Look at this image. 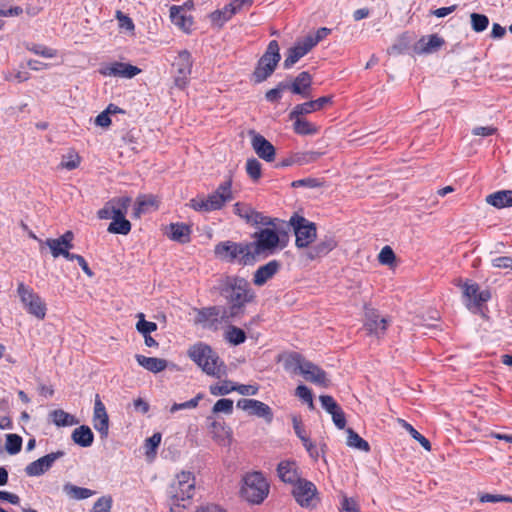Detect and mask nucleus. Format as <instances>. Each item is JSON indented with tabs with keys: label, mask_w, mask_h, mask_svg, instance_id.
<instances>
[{
	"label": "nucleus",
	"mask_w": 512,
	"mask_h": 512,
	"mask_svg": "<svg viewBox=\"0 0 512 512\" xmlns=\"http://www.w3.org/2000/svg\"><path fill=\"white\" fill-rule=\"evenodd\" d=\"M219 292L226 300L222 320L229 323L244 314L246 304L252 302L255 294L249 282L239 276H225L219 285Z\"/></svg>",
	"instance_id": "f257e3e1"
},
{
	"label": "nucleus",
	"mask_w": 512,
	"mask_h": 512,
	"mask_svg": "<svg viewBox=\"0 0 512 512\" xmlns=\"http://www.w3.org/2000/svg\"><path fill=\"white\" fill-rule=\"evenodd\" d=\"M188 356L207 375L218 379L226 375L227 368L225 363L208 344L199 342L192 345L188 350Z\"/></svg>",
	"instance_id": "f03ea898"
},
{
	"label": "nucleus",
	"mask_w": 512,
	"mask_h": 512,
	"mask_svg": "<svg viewBox=\"0 0 512 512\" xmlns=\"http://www.w3.org/2000/svg\"><path fill=\"white\" fill-rule=\"evenodd\" d=\"M195 477L191 472L182 471L170 483L167 494L170 499V511L182 512L195 494Z\"/></svg>",
	"instance_id": "7ed1b4c3"
},
{
	"label": "nucleus",
	"mask_w": 512,
	"mask_h": 512,
	"mask_svg": "<svg viewBox=\"0 0 512 512\" xmlns=\"http://www.w3.org/2000/svg\"><path fill=\"white\" fill-rule=\"evenodd\" d=\"M214 253L217 258L227 263L237 262L248 266L256 262L249 242L222 241L215 245Z\"/></svg>",
	"instance_id": "20e7f679"
},
{
	"label": "nucleus",
	"mask_w": 512,
	"mask_h": 512,
	"mask_svg": "<svg viewBox=\"0 0 512 512\" xmlns=\"http://www.w3.org/2000/svg\"><path fill=\"white\" fill-rule=\"evenodd\" d=\"M281 60L280 47L276 40L269 42L266 51L257 61L256 67L251 75V81L260 84L266 81L276 70Z\"/></svg>",
	"instance_id": "39448f33"
},
{
	"label": "nucleus",
	"mask_w": 512,
	"mask_h": 512,
	"mask_svg": "<svg viewBox=\"0 0 512 512\" xmlns=\"http://www.w3.org/2000/svg\"><path fill=\"white\" fill-rule=\"evenodd\" d=\"M269 484L261 472H251L244 476L241 496L252 504H260L269 493Z\"/></svg>",
	"instance_id": "423d86ee"
},
{
	"label": "nucleus",
	"mask_w": 512,
	"mask_h": 512,
	"mask_svg": "<svg viewBox=\"0 0 512 512\" xmlns=\"http://www.w3.org/2000/svg\"><path fill=\"white\" fill-rule=\"evenodd\" d=\"M254 241L249 242L253 256L257 260L259 256L267 257L280 248L279 236L272 228H264L252 235Z\"/></svg>",
	"instance_id": "0eeeda50"
},
{
	"label": "nucleus",
	"mask_w": 512,
	"mask_h": 512,
	"mask_svg": "<svg viewBox=\"0 0 512 512\" xmlns=\"http://www.w3.org/2000/svg\"><path fill=\"white\" fill-rule=\"evenodd\" d=\"M17 294L25 310L39 320L46 316L47 306L44 300L31 287L19 282Z\"/></svg>",
	"instance_id": "6e6552de"
},
{
	"label": "nucleus",
	"mask_w": 512,
	"mask_h": 512,
	"mask_svg": "<svg viewBox=\"0 0 512 512\" xmlns=\"http://www.w3.org/2000/svg\"><path fill=\"white\" fill-rule=\"evenodd\" d=\"M292 230L295 234V245L297 248H309V245L316 240V224L299 214L291 216Z\"/></svg>",
	"instance_id": "1a4fd4ad"
},
{
	"label": "nucleus",
	"mask_w": 512,
	"mask_h": 512,
	"mask_svg": "<svg viewBox=\"0 0 512 512\" xmlns=\"http://www.w3.org/2000/svg\"><path fill=\"white\" fill-rule=\"evenodd\" d=\"M463 298L467 308L474 314L484 316L483 306L491 298L489 290H480L477 283L466 281L463 286Z\"/></svg>",
	"instance_id": "9d476101"
},
{
	"label": "nucleus",
	"mask_w": 512,
	"mask_h": 512,
	"mask_svg": "<svg viewBox=\"0 0 512 512\" xmlns=\"http://www.w3.org/2000/svg\"><path fill=\"white\" fill-rule=\"evenodd\" d=\"M193 311L196 313V317L193 320L194 324L200 325L204 329L217 331L219 325L224 323V320H222L224 307L222 306L194 308Z\"/></svg>",
	"instance_id": "9b49d317"
},
{
	"label": "nucleus",
	"mask_w": 512,
	"mask_h": 512,
	"mask_svg": "<svg viewBox=\"0 0 512 512\" xmlns=\"http://www.w3.org/2000/svg\"><path fill=\"white\" fill-rule=\"evenodd\" d=\"M192 65L193 60L191 53L187 50L180 51L173 63V67L176 69L174 84L179 89H184L187 86L192 71Z\"/></svg>",
	"instance_id": "f8f14e48"
},
{
	"label": "nucleus",
	"mask_w": 512,
	"mask_h": 512,
	"mask_svg": "<svg viewBox=\"0 0 512 512\" xmlns=\"http://www.w3.org/2000/svg\"><path fill=\"white\" fill-rule=\"evenodd\" d=\"M292 495L296 502L302 507H314L317 500L316 486L306 479L300 480L293 486Z\"/></svg>",
	"instance_id": "ddd939ff"
},
{
	"label": "nucleus",
	"mask_w": 512,
	"mask_h": 512,
	"mask_svg": "<svg viewBox=\"0 0 512 512\" xmlns=\"http://www.w3.org/2000/svg\"><path fill=\"white\" fill-rule=\"evenodd\" d=\"M234 199L232 192V178L229 177L219 184L217 189L207 196V202L211 211L222 209L226 203Z\"/></svg>",
	"instance_id": "4468645a"
},
{
	"label": "nucleus",
	"mask_w": 512,
	"mask_h": 512,
	"mask_svg": "<svg viewBox=\"0 0 512 512\" xmlns=\"http://www.w3.org/2000/svg\"><path fill=\"white\" fill-rule=\"evenodd\" d=\"M64 455L65 452L62 450L46 454L28 464L25 467V473L27 474V476L30 477L41 476L47 471H49L53 464L55 463V461L62 458Z\"/></svg>",
	"instance_id": "2eb2a0df"
},
{
	"label": "nucleus",
	"mask_w": 512,
	"mask_h": 512,
	"mask_svg": "<svg viewBox=\"0 0 512 512\" xmlns=\"http://www.w3.org/2000/svg\"><path fill=\"white\" fill-rule=\"evenodd\" d=\"M237 407L246 411L249 415L263 418L266 423L273 421L272 409L265 403L256 399L242 398L237 401Z\"/></svg>",
	"instance_id": "dca6fc26"
},
{
	"label": "nucleus",
	"mask_w": 512,
	"mask_h": 512,
	"mask_svg": "<svg viewBox=\"0 0 512 512\" xmlns=\"http://www.w3.org/2000/svg\"><path fill=\"white\" fill-rule=\"evenodd\" d=\"M141 72L137 66L123 62H113L103 64L99 68V73L103 76L121 77L131 79Z\"/></svg>",
	"instance_id": "f3484780"
},
{
	"label": "nucleus",
	"mask_w": 512,
	"mask_h": 512,
	"mask_svg": "<svg viewBox=\"0 0 512 512\" xmlns=\"http://www.w3.org/2000/svg\"><path fill=\"white\" fill-rule=\"evenodd\" d=\"M251 145L257 156L266 162H273L276 156L275 147L263 135L250 131Z\"/></svg>",
	"instance_id": "a211bd4d"
},
{
	"label": "nucleus",
	"mask_w": 512,
	"mask_h": 512,
	"mask_svg": "<svg viewBox=\"0 0 512 512\" xmlns=\"http://www.w3.org/2000/svg\"><path fill=\"white\" fill-rule=\"evenodd\" d=\"M314 48L311 40L307 37L298 40L295 45L287 50L286 58L283 61L284 69H291L302 57L307 55Z\"/></svg>",
	"instance_id": "6ab92c4d"
},
{
	"label": "nucleus",
	"mask_w": 512,
	"mask_h": 512,
	"mask_svg": "<svg viewBox=\"0 0 512 512\" xmlns=\"http://www.w3.org/2000/svg\"><path fill=\"white\" fill-rule=\"evenodd\" d=\"M93 427L100 434L101 439H106L109 434V417L99 395L95 397L93 412Z\"/></svg>",
	"instance_id": "aec40b11"
},
{
	"label": "nucleus",
	"mask_w": 512,
	"mask_h": 512,
	"mask_svg": "<svg viewBox=\"0 0 512 512\" xmlns=\"http://www.w3.org/2000/svg\"><path fill=\"white\" fill-rule=\"evenodd\" d=\"M322 154V152L318 151L295 152L278 162L276 168H285L292 165L303 166L313 163L316 162Z\"/></svg>",
	"instance_id": "412c9836"
},
{
	"label": "nucleus",
	"mask_w": 512,
	"mask_h": 512,
	"mask_svg": "<svg viewBox=\"0 0 512 512\" xmlns=\"http://www.w3.org/2000/svg\"><path fill=\"white\" fill-rule=\"evenodd\" d=\"M332 96H322L316 100H311L302 104L296 105L293 110L289 114V118L293 119V117L303 116L306 114H310L314 111H318L323 109L326 105L332 103Z\"/></svg>",
	"instance_id": "4be33fe9"
},
{
	"label": "nucleus",
	"mask_w": 512,
	"mask_h": 512,
	"mask_svg": "<svg viewBox=\"0 0 512 512\" xmlns=\"http://www.w3.org/2000/svg\"><path fill=\"white\" fill-rule=\"evenodd\" d=\"M337 246L335 238L331 235H326L321 238L315 245L310 246L305 255L309 260H314L326 256Z\"/></svg>",
	"instance_id": "5701e85b"
},
{
	"label": "nucleus",
	"mask_w": 512,
	"mask_h": 512,
	"mask_svg": "<svg viewBox=\"0 0 512 512\" xmlns=\"http://www.w3.org/2000/svg\"><path fill=\"white\" fill-rule=\"evenodd\" d=\"M305 380L312 382L314 384L327 387L328 386V379L326 372L320 368L318 365L306 361L304 364V367L300 373Z\"/></svg>",
	"instance_id": "b1692460"
},
{
	"label": "nucleus",
	"mask_w": 512,
	"mask_h": 512,
	"mask_svg": "<svg viewBox=\"0 0 512 512\" xmlns=\"http://www.w3.org/2000/svg\"><path fill=\"white\" fill-rule=\"evenodd\" d=\"M277 475L281 481L293 486L302 480L296 462L290 460H283L277 465Z\"/></svg>",
	"instance_id": "393cba45"
},
{
	"label": "nucleus",
	"mask_w": 512,
	"mask_h": 512,
	"mask_svg": "<svg viewBox=\"0 0 512 512\" xmlns=\"http://www.w3.org/2000/svg\"><path fill=\"white\" fill-rule=\"evenodd\" d=\"M281 263L278 260H271L260 266L253 275V283L256 286H263L268 280L279 271Z\"/></svg>",
	"instance_id": "a878e982"
},
{
	"label": "nucleus",
	"mask_w": 512,
	"mask_h": 512,
	"mask_svg": "<svg viewBox=\"0 0 512 512\" xmlns=\"http://www.w3.org/2000/svg\"><path fill=\"white\" fill-rule=\"evenodd\" d=\"M311 86V74L308 71H302L291 81V92L303 98H309Z\"/></svg>",
	"instance_id": "bb28decb"
},
{
	"label": "nucleus",
	"mask_w": 512,
	"mask_h": 512,
	"mask_svg": "<svg viewBox=\"0 0 512 512\" xmlns=\"http://www.w3.org/2000/svg\"><path fill=\"white\" fill-rule=\"evenodd\" d=\"M206 422L212 438L219 444L225 445L230 436V428L226 426L224 421H218L212 416H208Z\"/></svg>",
	"instance_id": "cd10ccee"
},
{
	"label": "nucleus",
	"mask_w": 512,
	"mask_h": 512,
	"mask_svg": "<svg viewBox=\"0 0 512 512\" xmlns=\"http://www.w3.org/2000/svg\"><path fill=\"white\" fill-rule=\"evenodd\" d=\"M388 320L381 317L375 310L366 311L365 328L371 333L379 336L384 334L387 329Z\"/></svg>",
	"instance_id": "c85d7f7f"
},
{
	"label": "nucleus",
	"mask_w": 512,
	"mask_h": 512,
	"mask_svg": "<svg viewBox=\"0 0 512 512\" xmlns=\"http://www.w3.org/2000/svg\"><path fill=\"white\" fill-rule=\"evenodd\" d=\"M167 235L173 241L186 244L191 240V228L185 223H171Z\"/></svg>",
	"instance_id": "c756f323"
},
{
	"label": "nucleus",
	"mask_w": 512,
	"mask_h": 512,
	"mask_svg": "<svg viewBox=\"0 0 512 512\" xmlns=\"http://www.w3.org/2000/svg\"><path fill=\"white\" fill-rule=\"evenodd\" d=\"M71 438L75 444L83 448L90 447L94 442V434L87 425H81L74 429Z\"/></svg>",
	"instance_id": "7c9ffc66"
},
{
	"label": "nucleus",
	"mask_w": 512,
	"mask_h": 512,
	"mask_svg": "<svg viewBox=\"0 0 512 512\" xmlns=\"http://www.w3.org/2000/svg\"><path fill=\"white\" fill-rule=\"evenodd\" d=\"M137 363L152 373H158L166 369L167 360L156 357H146L144 355L137 354L135 356Z\"/></svg>",
	"instance_id": "2f4dec72"
},
{
	"label": "nucleus",
	"mask_w": 512,
	"mask_h": 512,
	"mask_svg": "<svg viewBox=\"0 0 512 512\" xmlns=\"http://www.w3.org/2000/svg\"><path fill=\"white\" fill-rule=\"evenodd\" d=\"M486 202L498 209L512 207V190H500L489 194Z\"/></svg>",
	"instance_id": "473e14b6"
},
{
	"label": "nucleus",
	"mask_w": 512,
	"mask_h": 512,
	"mask_svg": "<svg viewBox=\"0 0 512 512\" xmlns=\"http://www.w3.org/2000/svg\"><path fill=\"white\" fill-rule=\"evenodd\" d=\"M444 43V39L439 37L437 34L429 35L427 38L422 37L418 42L420 45L418 53L430 54L436 52L444 45Z\"/></svg>",
	"instance_id": "72a5a7b5"
},
{
	"label": "nucleus",
	"mask_w": 512,
	"mask_h": 512,
	"mask_svg": "<svg viewBox=\"0 0 512 512\" xmlns=\"http://www.w3.org/2000/svg\"><path fill=\"white\" fill-rule=\"evenodd\" d=\"M52 422L58 427L73 426L79 423L78 419L62 409H56L49 413Z\"/></svg>",
	"instance_id": "f704fd0d"
},
{
	"label": "nucleus",
	"mask_w": 512,
	"mask_h": 512,
	"mask_svg": "<svg viewBox=\"0 0 512 512\" xmlns=\"http://www.w3.org/2000/svg\"><path fill=\"white\" fill-rule=\"evenodd\" d=\"M273 219L275 222L274 225H271L272 230H275V233L279 236L280 249H283L288 243L289 232L292 230L291 219L288 222L282 221L278 218Z\"/></svg>",
	"instance_id": "c9c22d12"
},
{
	"label": "nucleus",
	"mask_w": 512,
	"mask_h": 512,
	"mask_svg": "<svg viewBox=\"0 0 512 512\" xmlns=\"http://www.w3.org/2000/svg\"><path fill=\"white\" fill-rule=\"evenodd\" d=\"M170 17L175 25L186 32L190 30L193 24L192 18L183 14L181 7L175 5L170 8Z\"/></svg>",
	"instance_id": "e433bc0d"
},
{
	"label": "nucleus",
	"mask_w": 512,
	"mask_h": 512,
	"mask_svg": "<svg viewBox=\"0 0 512 512\" xmlns=\"http://www.w3.org/2000/svg\"><path fill=\"white\" fill-rule=\"evenodd\" d=\"M113 201L116 203H113V206H111L112 220L125 218L132 198L129 196L115 197Z\"/></svg>",
	"instance_id": "4c0bfd02"
},
{
	"label": "nucleus",
	"mask_w": 512,
	"mask_h": 512,
	"mask_svg": "<svg viewBox=\"0 0 512 512\" xmlns=\"http://www.w3.org/2000/svg\"><path fill=\"white\" fill-rule=\"evenodd\" d=\"M293 129L298 135H314L318 133L319 128L311 122L302 119L301 116L293 117Z\"/></svg>",
	"instance_id": "58836bf2"
},
{
	"label": "nucleus",
	"mask_w": 512,
	"mask_h": 512,
	"mask_svg": "<svg viewBox=\"0 0 512 512\" xmlns=\"http://www.w3.org/2000/svg\"><path fill=\"white\" fill-rule=\"evenodd\" d=\"M63 491L69 497H71L73 499H77V500L87 499V498L91 497L94 494V491H92V490H90L88 488L78 487V486L73 485L71 483H66L63 486Z\"/></svg>",
	"instance_id": "ea45409f"
},
{
	"label": "nucleus",
	"mask_w": 512,
	"mask_h": 512,
	"mask_svg": "<svg viewBox=\"0 0 512 512\" xmlns=\"http://www.w3.org/2000/svg\"><path fill=\"white\" fill-rule=\"evenodd\" d=\"M347 432V445L349 447L356 448L358 450L369 452L370 451V445L369 443L364 440L362 437L358 435L352 428H348L346 430Z\"/></svg>",
	"instance_id": "a19ab883"
},
{
	"label": "nucleus",
	"mask_w": 512,
	"mask_h": 512,
	"mask_svg": "<svg viewBox=\"0 0 512 512\" xmlns=\"http://www.w3.org/2000/svg\"><path fill=\"white\" fill-rule=\"evenodd\" d=\"M306 361L299 353L294 352L285 358L284 368L293 373H301Z\"/></svg>",
	"instance_id": "79ce46f5"
},
{
	"label": "nucleus",
	"mask_w": 512,
	"mask_h": 512,
	"mask_svg": "<svg viewBox=\"0 0 512 512\" xmlns=\"http://www.w3.org/2000/svg\"><path fill=\"white\" fill-rule=\"evenodd\" d=\"M107 231L112 234L127 235L131 231V223L126 218L113 219Z\"/></svg>",
	"instance_id": "37998d69"
},
{
	"label": "nucleus",
	"mask_w": 512,
	"mask_h": 512,
	"mask_svg": "<svg viewBox=\"0 0 512 512\" xmlns=\"http://www.w3.org/2000/svg\"><path fill=\"white\" fill-rule=\"evenodd\" d=\"M246 222L252 225L270 226L274 225L275 220L251 208L250 214H248Z\"/></svg>",
	"instance_id": "c03bdc74"
},
{
	"label": "nucleus",
	"mask_w": 512,
	"mask_h": 512,
	"mask_svg": "<svg viewBox=\"0 0 512 512\" xmlns=\"http://www.w3.org/2000/svg\"><path fill=\"white\" fill-rule=\"evenodd\" d=\"M235 390V383L231 380H223L221 384H213L209 391L213 396H224Z\"/></svg>",
	"instance_id": "a18cd8bd"
},
{
	"label": "nucleus",
	"mask_w": 512,
	"mask_h": 512,
	"mask_svg": "<svg viewBox=\"0 0 512 512\" xmlns=\"http://www.w3.org/2000/svg\"><path fill=\"white\" fill-rule=\"evenodd\" d=\"M226 340L233 345H240L246 340V333L243 329L230 326L226 332Z\"/></svg>",
	"instance_id": "49530a36"
},
{
	"label": "nucleus",
	"mask_w": 512,
	"mask_h": 512,
	"mask_svg": "<svg viewBox=\"0 0 512 512\" xmlns=\"http://www.w3.org/2000/svg\"><path fill=\"white\" fill-rule=\"evenodd\" d=\"M400 422L402 423V426L410 433L412 438L419 442L425 450H431V443L426 437L419 433L411 424L407 423L405 420H400Z\"/></svg>",
	"instance_id": "de8ad7c7"
},
{
	"label": "nucleus",
	"mask_w": 512,
	"mask_h": 512,
	"mask_svg": "<svg viewBox=\"0 0 512 512\" xmlns=\"http://www.w3.org/2000/svg\"><path fill=\"white\" fill-rule=\"evenodd\" d=\"M5 448L11 455L19 453L22 448V437L17 434H7Z\"/></svg>",
	"instance_id": "09e8293b"
},
{
	"label": "nucleus",
	"mask_w": 512,
	"mask_h": 512,
	"mask_svg": "<svg viewBox=\"0 0 512 512\" xmlns=\"http://www.w3.org/2000/svg\"><path fill=\"white\" fill-rule=\"evenodd\" d=\"M470 18H471V27L475 32L479 33V32H483L484 30L487 29V27L489 25V18L486 15L479 14V13H472L470 15Z\"/></svg>",
	"instance_id": "8fccbe9b"
},
{
	"label": "nucleus",
	"mask_w": 512,
	"mask_h": 512,
	"mask_svg": "<svg viewBox=\"0 0 512 512\" xmlns=\"http://www.w3.org/2000/svg\"><path fill=\"white\" fill-rule=\"evenodd\" d=\"M137 317L139 320L136 324V329L142 335H150L157 330V324L155 322L146 321L143 313H139Z\"/></svg>",
	"instance_id": "3c124183"
},
{
	"label": "nucleus",
	"mask_w": 512,
	"mask_h": 512,
	"mask_svg": "<svg viewBox=\"0 0 512 512\" xmlns=\"http://www.w3.org/2000/svg\"><path fill=\"white\" fill-rule=\"evenodd\" d=\"M246 172L253 181L259 180L262 172L261 163L256 158L248 159L246 162Z\"/></svg>",
	"instance_id": "603ef678"
},
{
	"label": "nucleus",
	"mask_w": 512,
	"mask_h": 512,
	"mask_svg": "<svg viewBox=\"0 0 512 512\" xmlns=\"http://www.w3.org/2000/svg\"><path fill=\"white\" fill-rule=\"evenodd\" d=\"M233 412V401L228 398H222L216 401L212 408V413H225L231 414Z\"/></svg>",
	"instance_id": "864d4df0"
},
{
	"label": "nucleus",
	"mask_w": 512,
	"mask_h": 512,
	"mask_svg": "<svg viewBox=\"0 0 512 512\" xmlns=\"http://www.w3.org/2000/svg\"><path fill=\"white\" fill-rule=\"evenodd\" d=\"M112 502L111 496H102L94 503L92 512H110Z\"/></svg>",
	"instance_id": "5fc2aeb1"
},
{
	"label": "nucleus",
	"mask_w": 512,
	"mask_h": 512,
	"mask_svg": "<svg viewBox=\"0 0 512 512\" xmlns=\"http://www.w3.org/2000/svg\"><path fill=\"white\" fill-rule=\"evenodd\" d=\"M28 50L45 58H53L56 56L55 50L41 44H32L30 47H28Z\"/></svg>",
	"instance_id": "6e6d98bb"
},
{
	"label": "nucleus",
	"mask_w": 512,
	"mask_h": 512,
	"mask_svg": "<svg viewBox=\"0 0 512 512\" xmlns=\"http://www.w3.org/2000/svg\"><path fill=\"white\" fill-rule=\"evenodd\" d=\"M80 164V157L77 154H69L67 156H63L62 161L60 163L61 168H65L67 170L76 169Z\"/></svg>",
	"instance_id": "4d7b16f0"
},
{
	"label": "nucleus",
	"mask_w": 512,
	"mask_h": 512,
	"mask_svg": "<svg viewBox=\"0 0 512 512\" xmlns=\"http://www.w3.org/2000/svg\"><path fill=\"white\" fill-rule=\"evenodd\" d=\"M322 185V183L317 178H304L295 180L291 183V186L293 188H299V187H307V188H318Z\"/></svg>",
	"instance_id": "13d9d810"
},
{
	"label": "nucleus",
	"mask_w": 512,
	"mask_h": 512,
	"mask_svg": "<svg viewBox=\"0 0 512 512\" xmlns=\"http://www.w3.org/2000/svg\"><path fill=\"white\" fill-rule=\"evenodd\" d=\"M187 206L198 212H211L207 198H193L189 201Z\"/></svg>",
	"instance_id": "bf43d9fd"
},
{
	"label": "nucleus",
	"mask_w": 512,
	"mask_h": 512,
	"mask_svg": "<svg viewBox=\"0 0 512 512\" xmlns=\"http://www.w3.org/2000/svg\"><path fill=\"white\" fill-rule=\"evenodd\" d=\"M379 262L384 265H390L395 260V253L390 246H385L379 253Z\"/></svg>",
	"instance_id": "052dcab7"
},
{
	"label": "nucleus",
	"mask_w": 512,
	"mask_h": 512,
	"mask_svg": "<svg viewBox=\"0 0 512 512\" xmlns=\"http://www.w3.org/2000/svg\"><path fill=\"white\" fill-rule=\"evenodd\" d=\"M321 406L324 410H326L329 414L334 412L335 410L340 407L337 402L334 400V398L330 395H321L319 397Z\"/></svg>",
	"instance_id": "680f3d73"
},
{
	"label": "nucleus",
	"mask_w": 512,
	"mask_h": 512,
	"mask_svg": "<svg viewBox=\"0 0 512 512\" xmlns=\"http://www.w3.org/2000/svg\"><path fill=\"white\" fill-rule=\"evenodd\" d=\"M238 2L239 0H233L231 3L223 7L222 13L224 14V20H230L233 15L241 10Z\"/></svg>",
	"instance_id": "e2e57ef3"
},
{
	"label": "nucleus",
	"mask_w": 512,
	"mask_h": 512,
	"mask_svg": "<svg viewBox=\"0 0 512 512\" xmlns=\"http://www.w3.org/2000/svg\"><path fill=\"white\" fill-rule=\"evenodd\" d=\"M44 243L50 248L51 254L54 258L63 256L65 249L59 245V242L56 240V238H48Z\"/></svg>",
	"instance_id": "0e129e2a"
},
{
	"label": "nucleus",
	"mask_w": 512,
	"mask_h": 512,
	"mask_svg": "<svg viewBox=\"0 0 512 512\" xmlns=\"http://www.w3.org/2000/svg\"><path fill=\"white\" fill-rule=\"evenodd\" d=\"M331 30L326 27L319 28L314 35H307V39L311 40V43L315 47L320 41L326 38L330 34Z\"/></svg>",
	"instance_id": "69168bd1"
},
{
	"label": "nucleus",
	"mask_w": 512,
	"mask_h": 512,
	"mask_svg": "<svg viewBox=\"0 0 512 512\" xmlns=\"http://www.w3.org/2000/svg\"><path fill=\"white\" fill-rule=\"evenodd\" d=\"M331 416H332V420H333L335 426L338 429H344L345 428V426H346V417H345V414H344L343 410L341 409V407H338L337 410L332 412Z\"/></svg>",
	"instance_id": "338daca9"
},
{
	"label": "nucleus",
	"mask_w": 512,
	"mask_h": 512,
	"mask_svg": "<svg viewBox=\"0 0 512 512\" xmlns=\"http://www.w3.org/2000/svg\"><path fill=\"white\" fill-rule=\"evenodd\" d=\"M492 265L496 268L512 269V258L509 256H500L492 260Z\"/></svg>",
	"instance_id": "774afa93"
}]
</instances>
